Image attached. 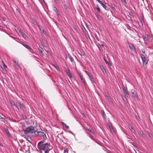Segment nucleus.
<instances>
[{
	"label": "nucleus",
	"instance_id": "1",
	"mask_svg": "<svg viewBox=\"0 0 153 153\" xmlns=\"http://www.w3.org/2000/svg\"><path fill=\"white\" fill-rule=\"evenodd\" d=\"M42 143L43 142L40 141L38 143V146L39 149L44 150L45 152L46 151H49L53 149V147L50 144L46 143L41 145Z\"/></svg>",
	"mask_w": 153,
	"mask_h": 153
},
{
	"label": "nucleus",
	"instance_id": "2",
	"mask_svg": "<svg viewBox=\"0 0 153 153\" xmlns=\"http://www.w3.org/2000/svg\"><path fill=\"white\" fill-rule=\"evenodd\" d=\"M34 134L36 137H38L40 138L41 139H42L43 140H45L47 138L46 134L43 132L35 131Z\"/></svg>",
	"mask_w": 153,
	"mask_h": 153
},
{
	"label": "nucleus",
	"instance_id": "3",
	"mask_svg": "<svg viewBox=\"0 0 153 153\" xmlns=\"http://www.w3.org/2000/svg\"><path fill=\"white\" fill-rule=\"evenodd\" d=\"M95 43L98 46L100 51H102L105 48L104 47V42L99 40L98 38H97L95 41Z\"/></svg>",
	"mask_w": 153,
	"mask_h": 153
},
{
	"label": "nucleus",
	"instance_id": "4",
	"mask_svg": "<svg viewBox=\"0 0 153 153\" xmlns=\"http://www.w3.org/2000/svg\"><path fill=\"white\" fill-rule=\"evenodd\" d=\"M34 128L33 126L28 127L24 131V133L25 134H27L29 133H34Z\"/></svg>",
	"mask_w": 153,
	"mask_h": 153
},
{
	"label": "nucleus",
	"instance_id": "5",
	"mask_svg": "<svg viewBox=\"0 0 153 153\" xmlns=\"http://www.w3.org/2000/svg\"><path fill=\"white\" fill-rule=\"evenodd\" d=\"M140 56L143 61V65H146L147 63V60L144 54H141Z\"/></svg>",
	"mask_w": 153,
	"mask_h": 153
},
{
	"label": "nucleus",
	"instance_id": "6",
	"mask_svg": "<svg viewBox=\"0 0 153 153\" xmlns=\"http://www.w3.org/2000/svg\"><path fill=\"white\" fill-rule=\"evenodd\" d=\"M78 73L79 75V76H80V79L81 80L82 82H83L84 85L85 86H86V85H87V83L85 82V79H84V78L83 77V76L82 74H81V73L79 72H78Z\"/></svg>",
	"mask_w": 153,
	"mask_h": 153
},
{
	"label": "nucleus",
	"instance_id": "7",
	"mask_svg": "<svg viewBox=\"0 0 153 153\" xmlns=\"http://www.w3.org/2000/svg\"><path fill=\"white\" fill-rule=\"evenodd\" d=\"M16 106L18 109H23L24 108L23 103H22L19 102L16 103Z\"/></svg>",
	"mask_w": 153,
	"mask_h": 153
},
{
	"label": "nucleus",
	"instance_id": "8",
	"mask_svg": "<svg viewBox=\"0 0 153 153\" xmlns=\"http://www.w3.org/2000/svg\"><path fill=\"white\" fill-rule=\"evenodd\" d=\"M20 35H21L26 40H27L28 39V37L24 33V32L21 30L19 31Z\"/></svg>",
	"mask_w": 153,
	"mask_h": 153
},
{
	"label": "nucleus",
	"instance_id": "9",
	"mask_svg": "<svg viewBox=\"0 0 153 153\" xmlns=\"http://www.w3.org/2000/svg\"><path fill=\"white\" fill-rule=\"evenodd\" d=\"M22 45L28 49L31 53H34V51L29 46L25 43L22 44Z\"/></svg>",
	"mask_w": 153,
	"mask_h": 153
},
{
	"label": "nucleus",
	"instance_id": "10",
	"mask_svg": "<svg viewBox=\"0 0 153 153\" xmlns=\"http://www.w3.org/2000/svg\"><path fill=\"white\" fill-rule=\"evenodd\" d=\"M85 72L86 73V74L88 76L90 80L93 84H94V80L93 76H91V74L89 73L88 72L86 71Z\"/></svg>",
	"mask_w": 153,
	"mask_h": 153
},
{
	"label": "nucleus",
	"instance_id": "11",
	"mask_svg": "<svg viewBox=\"0 0 153 153\" xmlns=\"http://www.w3.org/2000/svg\"><path fill=\"white\" fill-rule=\"evenodd\" d=\"M102 6V7L106 10H108L109 9L107 6L104 4H103L102 2L100 0H96Z\"/></svg>",
	"mask_w": 153,
	"mask_h": 153
},
{
	"label": "nucleus",
	"instance_id": "12",
	"mask_svg": "<svg viewBox=\"0 0 153 153\" xmlns=\"http://www.w3.org/2000/svg\"><path fill=\"white\" fill-rule=\"evenodd\" d=\"M13 62L15 67L16 68H19V65L18 64V62L17 61L13 60Z\"/></svg>",
	"mask_w": 153,
	"mask_h": 153
},
{
	"label": "nucleus",
	"instance_id": "13",
	"mask_svg": "<svg viewBox=\"0 0 153 153\" xmlns=\"http://www.w3.org/2000/svg\"><path fill=\"white\" fill-rule=\"evenodd\" d=\"M66 73H67L68 75L69 76V77L70 79H71V78H72V76L71 74V73H70V70H67L66 71Z\"/></svg>",
	"mask_w": 153,
	"mask_h": 153
},
{
	"label": "nucleus",
	"instance_id": "14",
	"mask_svg": "<svg viewBox=\"0 0 153 153\" xmlns=\"http://www.w3.org/2000/svg\"><path fill=\"white\" fill-rule=\"evenodd\" d=\"M108 126L109 127L111 132L114 131V129H113L112 124L110 123L108 124Z\"/></svg>",
	"mask_w": 153,
	"mask_h": 153
},
{
	"label": "nucleus",
	"instance_id": "15",
	"mask_svg": "<svg viewBox=\"0 0 153 153\" xmlns=\"http://www.w3.org/2000/svg\"><path fill=\"white\" fill-rule=\"evenodd\" d=\"M0 119H1L3 120H5L6 119V117L2 113L0 112Z\"/></svg>",
	"mask_w": 153,
	"mask_h": 153
},
{
	"label": "nucleus",
	"instance_id": "16",
	"mask_svg": "<svg viewBox=\"0 0 153 153\" xmlns=\"http://www.w3.org/2000/svg\"><path fill=\"white\" fill-rule=\"evenodd\" d=\"M53 9L56 11V13L57 14V15H59V13L58 11L57 10V8L54 6V5L53 6Z\"/></svg>",
	"mask_w": 153,
	"mask_h": 153
},
{
	"label": "nucleus",
	"instance_id": "17",
	"mask_svg": "<svg viewBox=\"0 0 153 153\" xmlns=\"http://www.w3.org/2000/svg\"><path fill=\"white\" fill-rule=\"evenodd\" d=\"M100 68L102 70L103 74H105V73L106 72V70L105 68L102 66H100Z\"/></svg>",
	"mask_w": 153,
	"mask_h": 153
},
{
	"label": "nucleus",
	"instance_id": "18",
	"mask_svg": "<svg viewBox=\"0 0 153 153\" xmlns=\"http://www.w3.org/2000/svg\"><path fill=\"white\" fill-rule=\"evenodd\" d=\"M129 47L131 50H134V46L131 43H129Z\"/></svg>",
	"mask_w": 153,
	"mask_h": 153
},
{
	"label": "nucleus",
	"instance_id": "19",
	"mask_svg": "<svg viewBox=\"0 0 153 153\" xmlns=\"http://www.w3.org/2000/svg\"><path fill=\"white\" fill-rule=\"evenodd\" d=\"M101 113L104 119H105L106 118V116L105 114V113L104 111L103 110H101Z\"/></svg>",
	"mask_w": 153,
	"mask_h": 153
},
{
	"label": "nucleus",
	"instance_id": "20",
	"mask_svg": "<svg viewBox=\"0 0 153 153\" xmlns=\"http://www.w3.org/2000/svg\"><path fill=\"white\" fill-rule=\"evenodd\" d=\"M140 22H141L142 25H143V24L144 23V19L143 17L141 16L140 17Z\"/></svg>",
	"mask_w": 153,
	"mask_h": 153
},
{
	"label": "nucleus",
	"instance_id": "21",
	"mask_svg": "<svg viewBox=\"0 0 153 153\" xmlns=\"http://www.w3.org/2000/svg\"><path fill=\"white\" fill-rule=\"evenodd\" d=\"M95 9H97L98 13H100L101 12L100 9L97 5L95 7Z\"/></svg>",
	"mask_w": 153,
	"mask_h": 153
},
{
	"label": "nucleus",
	"instance_id": "22",
	"mask_svg": "<svg viewBox=\"0 0 153 153\" xmlns=\"http://www.w3.org/2000/svg\"><path fill=\"white\" fill-rule=\"evenodd\" d=\"M10 104L12 106H16V104H15L14 102L12 100H11L10 101Z\"/></svg>",
	"mask_w": 153,
	"mask_h": 153
},
{
	"label": "nucleus",
	"instance_id": "23",
	"mask_svg": "<svg viewBox=\"0 0 153 153\" xmlns=\"http://www.w3.org/2000/svg\"><path fill=\"white\" fill-rule=\"evenodd\" d=\"M62 125H64L65 128H67V129H68L69 128V127L66 124H65V123L64 122H62Z\"/></svg>",
	"mask_w": 153,
	"mask_h": 153
},
{
	"label": "nucleus",
	"instance_id": "24",
	"mask_svg": "<svg viewBox=\"0 0 153 153\" xmlns=\"http://www.w3.org/2000/svg\"><path fill=\"white\" fill-rule=\"evenodd\" d=\"M53 65L55 67V68L56 69V70L57 71H60L57 65H56L55 64H53Z\"/></svg>",
	"mask_w": 153,
	"mask_h": 153
},
{
	"label": "nucleus",
	"instance_id": "25",
	"mask_svg": "<svg viewBox=\"0 0 153 153\" xmlns=\"http://www.w3.org/2000/svg\"><path fill=\"white\" fill-rule=\"evenodd\" d=\"M123 91L125 94H128V93L127 90L124 87H123Z\"/></svg>",
	"mask_w": 153,
	"mask_h": 153
},
{
	"label": "nucleus",
	"instance_id": "26",
	"mask_svg": "<svg viewBox=\"0 0 153 153\" xmlns=\"http://www.w3.org/2000/svg\"><path fill=\"white\" fill-rule=\"evenodd\" d=\"M38 50L39 52L41 53H42L43 51V48L42 47L39 48H38Z\"/></svg>",
	"mask_w": 153,
	"mask_h": 153
},
{
	"label": "nucleus",
	"instance_id": "27",
	"mask_svg": "<svg viewBox=\"0 0 153 153\" xmlns=\"http://www.w3.org/2000/svg\"><path fill=\"white\" fill-rule=\"evenodd\" d=\"M128 127L131 130V131H132V130L134 129L131 125H129Z\"/></svg>",
	"mask_w": 153,
	"mask_h": 153
},
{
	"label": "nucleus",
	"instance_id": "28",
	"mask_svg": "<svg viewBox=\"0 0 153 153\" xmlns=\"http://www.w3.org/2000/svg\"><path fill=\"white\" fill-rule=\"evenodd\" d=\"M5 132L9 136H10V132L7 129L6 130H5Z\"/></svg>",
	"mask_w": 153,
	"mask_h": 153
},
{
	"label": "nucleus",
	"instance_id": "29",
	"mask_svg": "<svg viewBox=\"0 0 153 153\" xmlns=\"http://www.w3.org/2000/svg\"><path fill=\"white\" fill-rule=\"evenodd\" d=\"M22 116L23 119H25L27 118V117L25 114H22Z\"/></svg>",
	"mask_w": 153,
	"mask_h": 153
},
{
	"label": "nucleus",
	"instance_id": "30",
	"mask_svg": "<svg viewBox=\"0 0 153 153\" xmlns=\"http://www.w3.org/2000/svg\"><path fill=\"white\" fill-rule=\"evenodd\" d=\"M68 149H66L64 150V153H68Z\"/></svg>",
	"mask_w": 153,
	"mask_h": 153
},
{
	"label": "nucleus",
	"instance_id": "31",
	"mask_svg": "<svg viewBox=\"0 0 153 153\" xmlns=\"http://www.w3.org/2000/svg\"><path fill=\"white\" fill-rule=\"evenodd\" d=\"M106 97H107V99H108V101H110L111 100V99L110 98V97H109V95H108V96H107Z\"/></svg>",
	"mask_w": 153,
	"mask_h": 153
},
{
	"label": "nucleus",
	"instance_id": "32",
	"mask_svg": "<svg viewBox=\"0 0 153 153\" xmlns=\"http://www.w3.org/2000/svg\"><path fill=\"white\" fill-rule=\"evenodd\" d=\"M103 59L105 61V62L106 64L109 63V62L107 61L104 57L103 58Z\"/></svg>",
	"mask_w": 153,
	"mask_h": 153
},
{
	"label": "nucleus",
	"instance_id": "33",
	"mask_svg": "<svg viewBox=\"0 0 153 153\" xmlns=\"http://www.w3.org/2000/svg\"><path fill=\"white\" fill-rule=\"evenodd\" d=\"M96 16L98 19H100V16L99 15L97 14L96 15Z\"/></svg>",
	"mask_w": 153,
	"mask_h": 153
},
{
	"label": "nucleus",
	"instance_id": "34",
	"mask_svg": "<svg viewBox=\"0 0 153 153\" xmlns=\"http://www.w3.org/2000/svg\"><path fill=\"white\" fill-rule=\"evenodd\" d=\"M88 131L91 133H92L91 130L90 129H88Z\"/></svg>",
	"mask_w": 153,
	"mask_h": 153
},
{
	"label": "nucleus",
	"instance_id": "35",
	"mask_svg": "<svg viewBox=\"0 0 153 153\" xmlns=\"http://www.w3.org/2000/svg\"><path fill=\"white\" fill-rule=\"evenodd\" d=\"M3 66H4V67H6V68L7 67V66H6L5 65V64H4V63L3 62Z\"/></svg>",
	"mask_w": 153,
	"mask_h": 153
},
{
	"label": "nucleus",
	"instance_id": "36",
	"mask_svg": "<svg viewBox=\"0 0 153 153\" xmlns=\"http://www.w3.org/2000/svg\"><path fill=\"white\" fill-rule=\"evenodd\" d=\"M121 1L122 2L126 3V0H121Z\"/></svg>",
	"mask_w": 153,
	"mask_h": 153
},
{
	"label": "nucleus",
	"instance_id": "37",
	"mask_svg": "<svg viewBox=\"0 0 153 153\" xmlns=\"http://www.w3.org/2000/svg\"><path fill=\"white\" fill-rule=\"evenodd\" d=\"M142 52L144 53V54L145 53V51H142Z\"/></svg>",
	"mask_w": 153,
	"mask_h": 153
},
{
	"label": "nucleus",
	"instance_id": "38",
	"mask_svg": "<svg viewBox=\"0 0 153 153\" xmlns=\"http://www.w3.org/2000/svg\"><path fill=\"white\" fill-rule=\"evenodd\" d=\"M84 54H84V52H83V53H82V55H84Z\"/></svg>",
	"mask_w": 153,
	"mask_h": 153
},
{
	"label": "nucleus",
	"instance_id": "39",
	"mask_svg": "<svg viewBox=\"0 0 153 153\" xmlns=\"http://www.w3.org/2000/svg\"><path fill=\"white\" fill-rule=\"evenodd\" d=\"M84 29H85V28H84V29H82L83 30V31H84Z\"/></svg>",
	"mask_w": 153,
	"mask_h": 153
},
{
	"label": "nucleus",
	"instance_id": "40",
	"mask_svg": "<svg viewBox=\"0 0 153 153\" xmlns=\"http://www.w3.org/2000/svg\"><path fill=\"white\" fill-rule=\"evenodd\" d=\"M84 29H85V28H84V29H82L83 30V31H84Z\"/></svg>",
	"mask_w": 153,
	"mask_h": 153
},
{
	"label": "nucleus",
	"instance_id": "41",
	"mask_svg": "<svg viewBox=\"0 0 153 153\" xmlns=\"http://www.w3.org/2000/svg\"><path fill=\"white\" fill-rule=\"evenodd\" d=\"M84 29H85V28H84V29H82L83 30V31H84Z\"/></svg>",
	"mask_w": 153,
	"mask_h": 153
},
{
	"label": "nucleus",
	"instance_id": "42",
	"mask_svg": "<svg viewBox=\"0 0 153 153\" xmlns=\"http://www.w3.org/2000/svg\"><path fill=\"white\" fill-rule=\"evenodd\" d=\"M21 43L22 45V44H23V43H24L23 42H22Z\"/></svg>",
	"mask_w": 153,
	"mask_h": 153
},
{
	"label": "nucleus",
	"instance_id": "43",
	"mask_svg": "<svg viewBox=\"0 0 153 153\" xmlns=\"http://www.w3.org/2000/svg\"><path fill=\"white\" fill-rule=\"evenodd\" d=\"M70 59H71V61L72 62V59H71V58H70Z\"/></svg>",
	"mask_w": 153,
	"mask_h": 153
},
{
	"label": "nucleus",
	"instance_id": "44",
	"mask_svg": "<svg viewBox=\"0 0 153 153\" xmlns=\"http://www.w3.org/2000/svg\"><path fill=\"white\" fill-rule=\"evenodd\" d=\"M134 151L136 153H137L136 152V151L134 149Z\"/></svg>",
	"mask_w": 153,
	"mask_h": 153
},
{
	"label": "nucleus",
	"instance_id": "45",
	"mask_svg": "<svg viewBox=\"0 0 153 153\" xmlns=\"http://www.w3.org/2000/svg\"><path fill=\"white\" fill-rule=\"evenodd\" d=\"M132 144L133 145H134V143H132Z\"/></svg>",
	"mask_w": 153,
	"mask_h": 153
},
{
	"label": "nucleus",
	"instance_id": "46",
	"mask_svg": "<svg viewBox=\"0 0 153 153\" xmlns=\"http://www.w3.org/2000/svg\"><path fill=\"white\" fill-rule=\"evenodd\" d=\"M0 145L1 146H2V144H0Z\"/></svg>",
	"mask_w": 153,
	"mask_h": 153
},
{
	"label": "nucleus",
	"instance_id": "47",
	"mask_svg": "<svg viewBox=\"0 0 153 153\" xmlns=\"http://www.w3.org/2000/svg\"><path fill=\"white\" fill-rule=\"evenodd\" d=\"M137 97V96H134V97Z\"/></svg>",
	"mask_w": 153,
	"mask_h": 153
},
{
	"label": "nucleus",
	"instance_id": "48",
	"mask_svg": "<svg viewBox=\"0 0 153 153\" xmlns=\"http://www.w3.org/2000/svg\"><path fill=\"white\" fill-rule=\"evenodd\" d=\"M142 136H143V137L144 136L143 135H142Z\"/></svg>",
	"mask_w": 153,
	"mask_h": 153
}]
</instances>
